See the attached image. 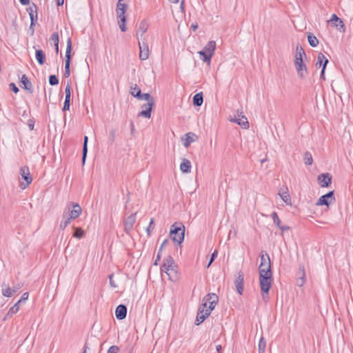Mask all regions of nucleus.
<instances>
[{"mask_svg":"<svg viewBox=\"0 0 353 353\" xmlns=\"http://www.w3.org/2000/svg\"><path fill=\"white\" fill-rule=\"evenodd\" d=\"M260 287L262 291V297L264 300L268 296L272 281V272L271 263L263 267H259Z\"/></svg>","mask_w":353,"mask_h":353,"instance_id":"nucleus-1","label":"nucleus"},{"mask_svg":"<svg viewBox=\"0 0 353 353\" xmlns=\"http://www.w3.org/2000/svg\"><path fill=\"white\" fill-rule=\"evenodd\" d=\"M185 227L182 223H175L172 225L170 232V237L174 242L181 245L184 241Z\"/></svg>","mask_w":353,"mask_h":353,"instance_id":"nucleus-2","label":"nucleus"},{"mask_svg":"<svg viewBox=\"0 0 353 353\" xmlns=\"http://www.w3.org/2000/svg\"><path fill=\"white\" fill-rule=\"evenodd\" d=\"M127 8L128 5L124 3H117V4L116 13L117 18L119 19L118 24L122 32H125L127 30L125 26L126 18L125 16Z\"/></svg>","mask_w":353,"mask_h":353,"instance_id":"nucleus-3","label":"nucleus"},{"mask_svg":"<svg viewBox=\"0 0 353 353\" xmlns=\"http://www.w3.org/2000/svg\"><path fill=\"white\" fill-rule=\"evenodd\" d=\"M216 49V42L214 41H209L205 46L204 50L199 52L200 56L203 57V61L210 64L211 59L214 55Z\"/></svg>","mask_w":353,"mask_h":353,"instance_id":"nucleus-4","label":"nucleus"},{"mask_svg":"<svg viewBox=\"0 0 353 353\" xmlns=\"http://www.w3.org/2000/svg\"><path fill=\"white\" fill-rule=\"evenodd\" d=\"M139 99H143L147 101L146 110H142L141 112H139L138 116L139 117H143L145 118H150L151 116V112L152 107L154 105V101L152 96L148 93H141V96L139 97Z\"/></svg>","mask_w":353,"mask_h":353,"instance_id":"nucleus-5","label":"nucleus"},{"mask_svg":"<svg viewBox=\"0 0 353 353\" xmlns=\"http://www.w3.org/2000/svg\"><path fill=\"white\" fill-rule=\"evenodd\" d=\"M212 311V310L208 308L205 303H201L198 310L195 324L199 325L203 323L210 316Z\"/></svg>","mask_w":353,"mask_h":353,"instance_id":"nucleus-6","label":"nucleus"},{"mask_svg":"<svg viewBox=\"0 0 353 353\" xmlns=\"http://www.w3.org/2000/svg\"><path fill=\"white\" fill-rule=\"evenodd\" d=\"M147 38L143 37V40L138 41L139 48V58L142 61L147 60L149 57V47L147 43Z\"/></svg>","mask_w":353,"mask_h":353,"instance_id":"nucleus-7","label":"nucleus"},{"mask_svg":"<svg viewBox=\"0 0 353 353\" xmlns=\"http://www.w3.org/2000/svg\"><path fill=\"white\" fill-rule=\"evenodd\" d=\"M335 201L334 192L330 191L325 194L322 195L318 199L316 205H326L328 206L330 203Z\"/></svg>","mask_w":353,"mask_h":353,"instance_id":"nucleus-8","label":"nucleus"},{"mask_svg":"<svg viewBox=\"0 0 353 353\" xmlns=\"http://www.w3.org/2000/svg\"><path fill=\"white\" fill-rule=\"evenodd\" d=\"M219 297L214 293H208L203 299L202 303H205L210 310H214L218 303Z\"/></svg>","mask_w":353,"mask_h":353,"instance_id":"nucleus-9","label":"nucleus"},{"mask_svg":"<svg viewBox=\"0 0 353 353\" xmlns=\"http://www.w3.org/2000/svg\"><path fill=\"white\" fill-rule=\"evenodd\" d=\"M19 172L22 179H23L26 181V183H22L21 184V187L23 189H25L32 181V178L30 175L29 168L28 166H23L20 168Z\"/></svg>","mask_w":353,"mask_h":353,"instance_id":"nucleus-10","label":"nucleus"},{"mask_svg":"<svg viewBox=\"0 0 353 353\" xmlns=\"http://www.w3.org/2000/svg\"><path fill=\"white\" fill-rule=\"evenodd\" d=\"M294 65L297 74L301 79H305L307 74V69L306 65L303 60H294Z\"/></svg>","mask_w":353,"mask_h":353,"instance_id":"nucleus-11","label":"nucleus"},{"mask_svg":"<svg viewBox=\"0 0 353 353\" xmlns=\"http://www.w3.org/2000/svg\"><path fill=\"white\" fill-rule=\"evenodd\" d=\"M137 212H134L130 216H128L126 219H125L123 222L124 225V231L126 234H129L132 231L134 224L136 221Z\"/></svg>","mask_w":353,"mask_h":353,"instance_id":"nucleus-12","label":"nucleus"},{"mask_svg":"<svg viewBox=\"0 0 353 353\" xmlns=\"http://www.w3.org/2000/svg\"><path fill=\"white\" fill-rule=\"evenodd\" d=\"M163 272H165L169 277V279L172 282H176L179 279V268L176 265L165 268Z\"/></svg>","mask_w":353,"mask_h":353,"instance_id":"nucleus-13","label":"nucleus"},{"mask_svg":"<svg viewBox=\"0 0 353 353\" xmlns=\"http://www.w3.org/2000/svg\"><path fill=\"white\" fill-rule=\"evenodd\" d=\"M70 205L72 206L71 210L68 206L67 208L69 213L68 217L72 220H74L81 215L82 208L78 203H71Z\"/></svg>","mask_w":353,"mask_h":353,"instance_id":"nucleus-14","label":"nucleus"},{"mask_svg":"<svg viewBox=\"0 0 353 353\" xmlns=\"http://www.w3.org/2000/svg\"><path fill=\"white\" fill-rule=\"evenodd\" d=\"M318 183L322 188H327L332 183V176L329 173H323L318 176Z\"/></svg>","mask_w":353,"mask_h":353,"instance_id":"nucleus-15","label":"nucleus"},{"mask_svg":"<svg viewBox=\"0 0 353 353\" xmlns=\"http://www.w3.org/2000/svg\"><path fill=\"white\" fill-rule=\"evenodd\" d=\"M149 27V24L145 20H143L140 22L138 28V30L136 34V37L139 40H143V37H146L144 34L146 32Z\"/></svg>","mask_w":353,"mask_h":353,"instance_id":"nucleus-16","label":"nucleus"},{"mask_svg":"<svg viewBox=\"0 0 353 353\" xmlns=\"http://www.w3.org/2000/svg\"><path fill=\"white\" fill-rule=\"evenodd\" d=\"M230 121L231 122L239 124L241 127V128L244 130L248 129L249 127L248 119L243 115H238V117L231 118Z\"/></svg>","mask_w":353,"mask_h":353,"instance_id":"nucleus-17","label":"nucleus"},{"mask_svg":"<svg viewBox=\"0 0 353 353\" xmlns=\"http://www.w3.org/2000/svg\"><path fill=\"white\" fill-rule=\"evenodd\" d=\"M72 41L70 38L68 39L67 47L65 51V70L70 71V63L71 60Z\"/></svg>","mask_w":353,"mask_h":353,"instance_id":"nucleus-18","label":"nucleus"},{"mask_svg":"<svg viewBox=\"0 0 353 353\" xmlns=\"http://www.w3.org/2000/svg\"><path fill=\"white\" fill-rule=\"evenodd\" d=\"M244 275L243 272H238V276L234 281L235 287L238 293L241 295L243 291Z\"/></svg>","mask_w":353,"mask_h":353,"instance_id":"nucleus-19","label":"nucleus"},{"mask_svg":"<svg viewBox=\"0 0 353 353\" xmlns=\"http://www.w3.org/2000/svg\"><path fill=\"white\" fill-rule=\"evenodd\" d=\"M198 139V136L196 134H185L183 137H181V141L183 142V145L185 148H188L190 145L196 141Z\"/></svg>","mask_w":353,"mask_h":353,"instance_id":"nucleus-20","label":"nucleus"},{"mask_svg":"<svg viewBox=\"0 0 353 353\" xmlns=\"http://www.w3.org/2000/svg\"><path fill=\"white\" fill-rule=\"evenodd\" d=\"M279 195L281 199L285 202L287 205H291V197L288 194V189L287 186H283L280 188L279 192Z\"/></svg>","mask_w":353,"mask_h":353,"instance_id":"nucleus-21","label":"nucleus"},{"mask_svg":"<svg viewBox=\"0 0 353 353\" xmlns=\"http://www.w3.org/2000/svg\"><path fill=\"white\" fill-rule=\"evenodd\" d=\"M127 307L125 305H119L115 310V316L118 320H123L127 315Z\"/></svg>","mask_w":353,"mask_h":353,"instance_id":"nucleus-22","label":"nucleus"},{"mask_svg":"<svg viewBox=\"0 0 353 353\" xmlns=\"http://www.w3.org/2000/svg\"><path fill=\"white\" fill-rule=\"evenodd\" d=\"M21 87L25 89L28 92L32 94L33 92V88L32 83L28 80L26 74H23L21 78Z\"/></svg>","mask_w":353,"mask_h":353,"instance_id":"nucleus-23","label":"nucleus"},{"mask_svg":"<svg viewBox=\"0 0 353 353\" xmlns=\"http://www.w3.org/2000/svg\"><path fill=\"white\" fill-rule=\"evenodd\" d=\"M274 223L283 232L288 231L290 230V227L286 225H282L279 216L276 212H273L271 215Z\"/></svg>","mask_w":353,"mask_h":353,"instance_id":"nucleus-24","label":"nucleus"},{"mask_svg":"<svg viewBox=\"0 0 353 353\" xmlns=\"http://www.w3.org/2000/svg\"><path fill=\"white\" fill-rule=\"evenodd\" d=\"M175 265L174 260L170 255L168 256L163 259V265L161 267V271L163 272L165 268H169Z\"/></svg>","mask_w":353,"mask_h":353,"instance_id":"nucleus-25","label":"nucleus"},{"mask_svg":"<svg viewBox=\"0 0 353 353\" xmlns=\"http://www.w3.org/2000/svg\"><path fill=\"white\" fill-rule=\"evenodd\" d=\"M191 163L189 160L183 159L182 163L180 165V170L183 173L190 172Z\"/></svg>","mask_w":353,"mask_h":353,"instance_id":"nucleus-26","label":"nucleus"},{"mask_svg":"<svg viewBox=\"0 0 353 353\" xmlns=\"http://www.w3.org/2000/svg\"><path fill=\"white\" fill-rule=\"evenodd\" d=\"M260 265L259 267H263L268 263H270V259L268 253L261 252L260 254Z\"/></svg>","mask_w":353,"mask_h":353,"instance_id":"nucleus-27","label":"nucleus"},{"mask_svg":"<svg viewBox=\"0 0 353 353\" xmlns=\"http://www.w3.org/2000/svg\"><path fill=\"white\" fill-rule=\"evenodd\" d=\"M88 138L87 136L84 137L83 139V150H82V164H85V159L88 153Z\"/></svg>","mask_w":353,"mask_h":353,"instance_id":"nucleus-28","label":"nucleus"},{"mask_svg":"<svg viewBox=\"0 0 353 353\" xmlns=\"http://www.w3.org/2000/svg\"><path fill=\"white\" fill-rule=\"evenodd\" d=\"M35 57L40 65H43L46 61V55L41 50H37L35 52Z\"/></svg>","mask_w":353,"mask_h":353,"instance_id":"nucleus-29","label":"nucleus"},{"mask_svg":"<svg viewBox=\"0 0 353 353\" xmlns=\"http://www.w3.org/2000/svg\"><path fill=\"white\" fill-rule=\"evenodd\" d=\"M303 57H305L304 50L301 46H297L296 48V54L294 60H303Z\"/></svg>","mask_w":353,"mask_h":353,"instance_id":"nucleus-30","label":"nucleus"},{"mask_svg":"<svg viewBox=\"0 0 353 353\" xmlns=\"http://www.w3.org/2000/svg\"><path fill=\"white\" fill-rule=\"evenodd\" d=\"M203 98L202 92L196 93L193 97V103L196 106H200L203 103Z\"/></svg>","mask_w":353,"mask_h":353,"instance_id":"nucleus-31","label":"nucleus"},{"mask_svg":"<svg viewBox=\"0 0 353 353\" xmlns=\"http://www.w3.org/2000/svg\"><path fill=\"white\" fill-rule=\"evenodd\" d=\"M307 40H308L310 45L312 47H316L319 44L318 39L314 34H312L311 33L308 34Z\"/></svg>","mask_w":353,"mask_h":353,"instance_id":"nucleus-32","label":"nucleus"},{"mask_svg":"<svg viewBox=\"0 0 353 353\" xmlns=\"http://www.w3.org/2000/svg\"><path fill=\"white\" fill-rule=\"evenodd\" d=\"M328 63V60L325 57V55L323 54V53H319V55H318V57H317V61H316V65H319L320 66L322 65L323 64H325V66L327 65Z\"/></svg>","mask_w":353,"mask_h":353,"instance_id":"nucleus-33","label":"nucleus"},{"mask_svg":"<svg viewBox=\"0 0 353 353\" xmlns=\"http://www.w3.org/2000/svg\"><path fill=\"white\" fill-rule=\"evenodd\" d=\"M50 41L52 42L54 46H57V53L59 52V34L58 32H54L52 34Z\"/></svg>","mask_w":353,"mask_h":353,"instance_id":"nucleus-34","label":"nucleus"},{"mask_svg":"<svg viewBox=\"0 0 353 353\" xmlns=\"http://www.w3.org/2000/svg\"><path fill=\"white\" fill-rule=\"evenodd\" d=\"M266 347V341L264 337L261 336L259 342V353H265Z\"/></svg>","mask_w":353,"mask_h":353,"instance_id":"nucleus-35","label":"nucleus"},{"mask_svg":"<svg viewBox=\"0 0 353 353\" xmlns=\"http://www.w3.org/2000/svg\"><path fill=\"white\" fill-rule=\"evenodd\" d=\"M85 232L81 228H74L73 236L77 239H81L84 236Z\"/></svg>","mask_w":353,"mask_h":353,"instance_id":"nucleus-36","label":"nucleus"},{"mask_svg":"<svg viewBox=\"0 0 353 353\" xmlns=\"http://www.w3.org/2000/svg\"><path fill=\"white\" fill-rule=\"evenodd\" d=\"M5 288L2 289V294L5 297H10L13 294L12 289L7 286L6 284H3Z\"/></svg>","mask_w":353,"mask_h":353,"instance_id":"nucleus-37","label":"nucleus"},{"mask_svg":"<svg viewBox=\"0 0 353 353\" xmlns=\"http://www.w3.org/2000/svg\"><path fill=\"white\" fill-rule=\"evenodd\" d=\"M130 94L137 99L141 96V90L137 87V85H135L134 88L131 87Z\"/></svg>","mask_w":353,"mask_h":353,"instance_id":"nucleus-38","label":"nucleus"},{"mask_svg":"<svg viewBox=\"0 0 353 353\" xmlns=\"http://www.w3.org/2000/svg\"><path fill=\"white\" fill-rule=\"evenodd\" d=\"M312 162L313 159L311 153L306 152L304 154V163L307 165H310L312 164Z\"/></svg>","mask_w":353,"mask_h":353,"instance_id":"nucleus-39","label":"nucleus"},{"mask_svg":"<svg viewBox=\"0 0 353 353\" xmlns=\"http://www.w3.org/2000/svg\"><path fill=\"white\" fill-rule=\"evenodd\" d=\"M27 11L29 14V16H30L31 14L32 15H34V14H38L37 13V6H36L35 3H32L28 8H27Z\"/></svg>","mask_w":353,"mask_h":353,"instance_id":"nucleus-40","label":"nucleus"},{"mask_svg":"<svg viewBox=\"0 0 353 353\" xmlns=\"http://www.w3.org/2000/svg\"><path fill=\"white\" fill-rule=\"evenodd\" d=\"M299 274L300 275H301V277L300 278L301 281L300 283H299V285H302L303 284V283L305 282V268H304V266L303 265H301L299 267Z\"/></svg>","mask_w":353,"mask_h":353,"instance_id":"nucleus-41","label":"nucleus"},{"mask_svg":"<svg viewBox=\"0 0 353 353\" xmlns=\"http://www.w3.org/2000/svg\"><path fill=\"white\" fill-rule=\"evenodd\" d=\"M154 228V219L152 218L150 221L149 225L146 228V232L148 236H151V230H153Z\"/></svg>","mask_w":353,"mask_h":353,"instance_id":"nucleus-42","label":"nucleus"},{"mask_svg":"<svg viewBox=\"0 0 353 353\" xmlns=\"http://www.w3.org/2000/svg\"><path fill=\"white\" fill-rule=\"evenodd\" d=\"M21 300H19L9 310L8 314H16L19 310V303Z\"/></svg>","mask_w":353,"mask_h":353,"instance_id":"nucleus-43","label":"nucleus"},{"mask_svg":"<svg viewBox=\"0 0 353 353\" xmlns=\"http://www.w3.org/2000/svg\"><path fill=\"white\" fill-rule=\"evenodd\" d=\"M49 83L51 85H56L59 83V79L56 75H50L49 77Z\"/></svg>","mask_w":353,"mask_h":353,"instance_id":"nucleus-44","label":"nucleus"},{"mask_svg":"<svg viewBox=\"0 0 353 353\" xmlns=\"http://www.w3.org/2000/svg\"><path fill=\"white\" fill-rule=\"evenodd\" d=\"M217 255H218V252L216 250H214L213 252V253L211 254V256H210V261L207 265V268H208L211 264L212 263V262L215 260V259L217 257Z\"/></svg>","mask_w":353,"mask_h":353,"instance_id":"nucleus-45","label":"nucleus"},{"mask_svg":"<svg viewBox=\"0 0 353 353\" xmlns=\"http://www.w3.org/2000/svg\"><path fill=\"white\" fill-rule=\"evenodd\" d=\"M330 21H335V22H339V24L341 26V27H343V22L335 14H333L332 16H331V19H330Z\"/></svg>","mask_w":353,"mask_h":353,"instance_id":"nucleus-46","label":"nucleus"},{"mask_svg":"<svg viewBox=\"0 0 353 353\" xmlns=\"http://www.w3.org/2000/svg\"><path fill=\"white\" fill-rule=\"evenodd\" d=\"M119 347L117 345H112L109 347L107 353H118Z\"/></svg>","mask_w":353,"mask_h":353,"instance_id":"nucleus-47","label":"nucleus"},{"mask_svg":"<svg viewBox=\"0 0 353 353\" xmlns=\"http://www.w3.org/2000/svg\"><path fill=\"white\" fill-rule=\"evenodd\" d=\"M114 274H111L108 276L109 278V282L110 285L112 288H117V285L115 283L114 281L113 280Z\"/></svg>","mask_w":353,"mask_h":353,"instance_id":"nucleus-48","label":"nucleus"},{"mask_svg":"<svg viewBox=\"0 0 353 353\" xmlns=\"http://www.w3.org/2000/svg\"><path fill=\"white\" fill-rule=\"evenodd\" d=\"M63 220L61 222H63V223L65 225L68 226V225L70 223V222H71L72 219H70L68 216H65V212H63Z\"/></svg>","mask_w":353,"mask_h":353,"instance_id":"nucleus-49","label":"nucleus"},{"mask_svg":"<svg viewBox=\"0 0 353 353\" xmlns=\"http://www.w3.org/2000/svg\"><path fill=\"white\" fill-rule=\"evenodd\" d=\"M30 23H32V26H35L36 22L38 19V14H34V15L31 14L30 16Z\"/></svg>","mask_w":353,"mask_h":353,"instance_id":"nucleus-50","label":"nucleus"},{"mask_svg":"<svg viewBox=\"0 0 353 353\" xmlns=\"http://www.w3.org/2000/svg\"><path fill=\"white\" fill-rule=\"evenodd\" d=\"M9 87L10 89L12 90L14 93H17L19 92L18 88L14 83H10Z\"/></svg>","mask_w":353,"mask_h":353,"instance_id":"nucleus-51","label":"nucleus"},{"mask_svg":"<svg viewBox=\"0 0 353 353\" xmlns=\"http://www.w3.org/2000/svg\"><path fill=\"white\" fill-rule=\"evenodd\" d=\"M69 108H70V101H68V100L65 101L64 104H63V111L68 110Z\"/></svg>","mask_w":353,"mask_h":353,"instance_id":"nucleus-52","label":"nucleus"},{"mask_svg":"<svg viewBox=\"0 0 353 353\" xmlns=\"http://www.w3.org/2000/svg\"><path fill=\"white\" fill-rule=\"evenodd\" d=\"M325 64L323 65L322 70L321 72V78L325 80Z\"/></svg>","mask_w":353,"mask_h":353,"instance_id":"nucleus-53","label":"nucleus"},{"mask_svg":"<svg viewBox=\"0 0 353 353\" xmlns=\"http://www.w3.org/2000/svg\"><path fill=\"white\" fill-rule=\"evenodd\" d=\"M21 286L22 285L21 284H17V285L14 286L12 288L13 293L16 292L18 290H19L21 288Z\"/></svg>","mask_w":353,"mask_h":353,"instance_id":"nucleus-54","label":"nucleus"},{"mask_svg":"<svg viewBox=\"0 0 353 353\" xmlns=\"http://www.w3.org/2000/svg\"><path fill=\"white\" fill-rule=\"evenodd\" d=\"M28 293L26 292V293L23 294V295L21 296V297L19 300H21V301H26L28 299Z\"/></svg>","mask_w":353,"mask_h":353,"instance_id":"nucleus-55","label":"nucleus"},{"mask_svg":"<svg viewBox=\"0 0 353 353\" xmlns=\"http://www.w3.org/2000/svg\"><path fill=\"white\" fill-rule=\"evenodd\" d=\"M65 94L67 95H70V85L69 84H68L65 87Z\"/></svg>","mask_w":353,"mask_h":353,"instance_id":"nucleus-56","label":"nucleus"},{"mask_svg":"<svg viewBox=\"0 0 353 353\" xmlns=\"http://www.w3.org/2000/svg\"><path fill=\"white\" fill-rule=\"evenodd\" d=\"M19 2L24 6L28 5L30 3V0H19Z\"/></svg>","mask_w":353,"mask_h":353,"instance_id":"nucleus-57","label":"nucleus"},{"mask_svg":"<svg viewBox=\"0 0 353 353\" xmlns=\"http://www.w3.org/2000/svg\"><path fill=\"white\" fill-rule=\"evenodd\" d=\"M168 242H169L168 239H165L163 241V243H161V247L163 248L164 247L166 246V245L168 243Z\"/></svg>","mask_w":353,"mask_h":353,"instance_id":"nucleus-58","label":"nucleus"},{"mask_svg":"<svg viewBox=\"0 0 353 353\" xmlns=\"http://www.w3.org/2000/svg\"><path fill=\"white\" fill-rule=\"evenodd\" d=\"M28 128L29 130L32 131L34 130V123H32L31 121L28 123Z\"/></svg>","mask_w":353,"mask_h":353,"instance_id":"nucleus-59","label":"nucleus"},{"mask_svg":"<svg viewBox=\"0 0 353 353\" xmlns=\"http://www.w3.org/2000/svg\"><path fill=\"white\" fill-rule=\"evenodd\" d=\"M216 350L218 353H221V352L222 350V346L221 345H216Z\"/></svg>","mask_w":353,"mask_h":353,"instance_id":"nucleus-60","label":"nucleus"},{"mask_svg":"<svg viewBox=\"0 0 353 353\" xmlns=\"http://www.w3.org/2000/svg\"><path fill=\"white\" fill-rule=\"evenodd\" d=\"M34 26H32V23H30L29 29L31 31V34H33L34 32Z\"/></svg>","mask_w":353,"mask_h":353,"instance_id":"nucleus-61","label":"nucleus"},{"mask_svg":"<svg viewBox=\"0 0 353 353\" xmlns=\"http://www.w3.org/2000/svg\"><path fill=\"white\" fill-rule=\"evenodd\" d=\"M64 0H57V6H62L63 4Z\"/></svg>","mask_w":353,"mask_h":353,"instance_id":"nucleus-62","label":"nucleus"},{"mask_svg":"<svg viewBox=\"0 0 353 353\" xmlns=\"http://www.w3.org/2000/svg\"><path fill=\"white\" fill-rule=\"evenodd\" d=\"M66 227H67V226H66V225H65L63 223V222H61L60 225H59V228H60L61 229L64 230Z\"/></svg>","mask_w":353,"mask_h":353,"instance_id":"nucleus-63","label":"nucleus"},{"mask_svg":"<svg viewBox=\"0 0 353 353\" xmlns=\"http://www.w3.org/2000/svg\"><path fill=\"white\" fill-rule=\"evenodd\" d=\"M70 74V71H67V70H65V73H64V75L65 77H68Z\"/></svg>","mask_w":353,"mask_h":353,"instance_id":"nucleus-64","label":"nucleus"}]
</instances>
